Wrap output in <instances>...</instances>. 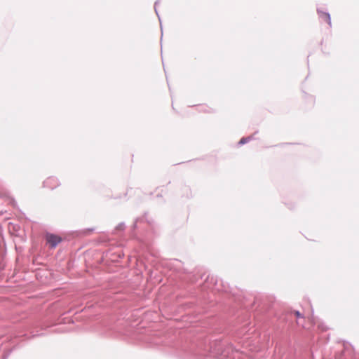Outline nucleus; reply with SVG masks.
Wrapping results in <instances>:
<instances>
[{
  "label": "nucleus",
  "instance_id": "1",
  "mask_svg": "<svg viewBox=\"0 0 359 359\" xmlns=\"http://www.w3.org/2000/svg\"><path fill=\"white\" fill-rule=\"evenodd\" d=\"M46 241L52 247H55L60 243L61 238L58 236L54 234H47Z\"/></svg>",
  "mask_w": 359,
  "mask_h": 359
},
{
  "label": "nucleus",
  "instance_id": "2",
  "mask_svg": "<svg viewBox=\"0 0 359 359\" xmlns=\"http://www.w3.org/2000/svg\"><path fill=\"white\" fill-rule=\"evenodd\" d=\"M55 182V179H48L45 182V186L47 187H49V188H53L52 186H51V184L52 182Z\"/></svg>",
  "mask_w": 359,
  "mask_h": 359
},
{
  "label": "nucleus",
  "instance_id": "3",
  "mask_svg": "<svg viewBox=\"0 0 359 359\" xmlns=\"http://www.w3.org/2000/svg\"><path fill=\"white\" fill-rule=\"evenodd\" d=\"M322 18L325 20H326L329 25H330V23H331L330 22V15L328 13H322Z\"/></svg>",
  "mask_w": 359,
  "mask_h": 359
},
{
  "label": "nucleus",
  "instance_id": "4",
  "mask_svg": "<svg viewBox=\"0 0 359 359\" xmlns=\"http://www.w3.org/2000/svg\"><path fill=\"white\" fill-rule=\"evenodd\" d=\"M297 318H304V316L298 311H294L292 312Z\"/></svg>",
  "mask_w": 359,
  "mask_h": 359
},
{
  "label": "nucleus",
  "instance_id": "5",
  "mask_svg": "<svg viewBox=\"0 0 359 359\" xmlns=\"http://www.w3.org/2000/svg\"><path fill=\"white\" fill-rule=\"evenodd\" d=\"M247 142V139L246 138H242L241 140H240V144H245Z\"/></svg>",
  "mask_w": 359,
  "mask_h": 359
},
{
  "label": "nucleus",
  "instance_id": "6",
  "mask_svg": "<svg viewBox=\"0 0 359 359\" xmlns=\"http://www.w3.org/2000/svg\"><path fill=\"white\" fill-rule=\"evenodd\" d=\"M296 323H297V325H299V322L298 320H297Z\"/></svg>",
  "mask_w": 359,
  "mask_h": 359
}]
</instances>
